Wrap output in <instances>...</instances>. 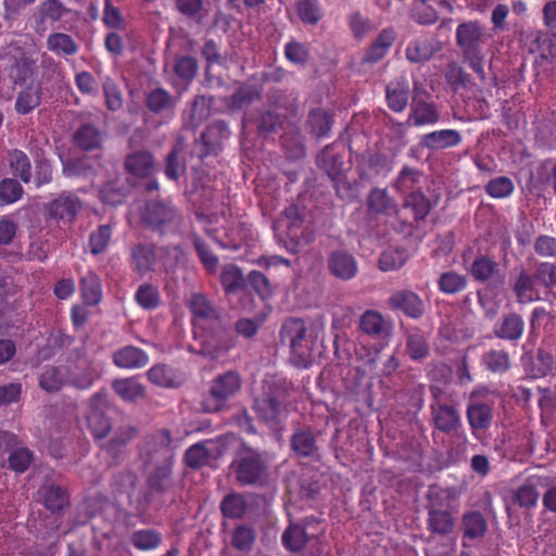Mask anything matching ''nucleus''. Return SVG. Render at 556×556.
I'll return each instance as SVG.
<instances>
[{
	"label": "nucleus",
	"instance_id": "nucleus-3",
	"mask_svg": "<svg viewBox=\"0 0 556 556\" xmlns=\"http://www.w3.org/2000/svg\"><path fill=\"white\" fill-rule=\"evenodd\" d=\"M456 45L463 53L464 61L478 75L485 79L486 46L492 36L477 21L460 23L455 33Z\"/></svg>",
	"mask_w": 556,
	"mask_h": 556
},
{
	"label": "nucleus",
	"instance_id": "nucleus-12",
	"mask_svg": "<svg viewBox=\"0 0 556 556\" xmlns=\"http://www.w3.org/2000/svg\"><path fill=\"white\" fill-rule=\"evenodd\" d=\"M428 530L439 535H448L455 528V519L437 498L431 497L428 506Z\"/></svg>",
	"mask_w": 556,
	"mask_h": 556
},
{
	"label": "nucleus",
	"instance_id": "nucleus-23",
	"mask_svg": "<svg viewBox=\"0 0 556 556\" xmlns=\"http://www.w3.org/2000/svg\"><path fill=\"white\" fill-rule=\"evenodd\" d=\"M409 83L406 77L391 81L387 87V101L391 110L402 112L408 102Z\"/></svg>",
	"mask_w": 556,
	"mask_h": 556
},
{
	"label": "nucleus",
	"instance_id": "nucleus-51",
	"mask_svg": "<svg viewBox=\"0 0 556 556\" xmlns=\"http://www.w3.org/2000/svg\"><path fill=\"white\" fill-rule=\"evenodd\" d=\"M211 447L207 443H198L190 446L185 455V459L188 466L198 468L205 465L208 460Z\"/></svg>",
	"mask_w": 556,
	"mask_h": 556
},
{
	"label": "nucleus",
	"instance_id": "nucleus-30",
	"mask_svg": "<svg viewBox=\"0 0 556 556\" xmlns=\"http://www.w3.org/2000/svg\"><path fill=\"white\" fill-rule=\"evenodd\" d=\"M35 163V173L33 175V181L37 189L42 186L49 185L53 180V166L52 162L46 156L43 150H38L33 154Z\"/></svg>",
	"mask_w": 556,
	"mask_h": 556
},
{
	"label": "nucleus",
	"instance_id": "nucleus-40",
	"mask_svg": "<svg viewBox=\"0 0 556 556\" xmlns=\"http://www.w3.org/2000/svg\"><path fill=\"white\" fill-rule=\"evenodd\" d=\"M523 332V320L516 314L506 316L498 326L496 333L506 340H518Z\"/></svg>",
	"mask_w": 556,
	"mask_h": 556
},
{
	"label": "nucleus",
	"instance_id": "nucleus-56",
	"mask_svg": "<svg viewBox=\"0 0 556 556\" xmlns=\"http://www.w3.org/2000/svg\"><path fill=\"white\" fill-rule=\"evenodd\" d=\"M421 174L419 170L404 166L399 174L395 181V187L401 192H407L414 188L420 180Z\"/></svg>",
	"mask_w": 556,
	"mask_h": 556
},
{
	"label": "nucleus",
	"instance_id": "nucleus-29",
	"mask_svg": "<svg viewBox=\"0 0 556 556\" xmlns=\"http://www.w3.org/2000/svg\"><path fill=\"white\" fill-rule=\"evenodd\" d=\"M102 142L101 131L90 124L81 125L74 134V143L84 151L99 149Z\"/></svg>",
	"mask_w": 556,
	"mask_h": 556
},
{
	"label": "nucleus",
	"instance_id": "nucleus-62",
	"mask_svg": "<svg viewBox=\"0 0 556 556\" xmlns=\"http://www.w3.org/2000/svg\"><path fill=\"white\" fill-rule=\"evenodd\" d=\"M493 271L494 263L485 256H479L471 265V275L477 280L484 281L489 279Z\"/></svg>",
	"mask_w": 556,
	"mask_h": 556
},
{
	"label": "nucleus",
	"instance_id": "nucleus-18",
	"mask_svg": "<svg viewBox=\"0 0 556 556\" xmlns=\"http://www.w3.org/2000/svg\"><path fill=\"white\" fill-rule=\"evenodd\" d=\"M369 213L386 217H396L399 206L386 189L374 188L367 197Z\"/></svg>",
	"mask_w": 556,
	"mask_h": 556
},
{
	"label": "nucleus",
	"instance_id": "nucleus-58",
	"mask_svg": "<svg viewBox=\"0 0 556 556\" xmlns=\"http://www.w3.org/2000/svg\"><path fill=\"white\" fill-rule=\"evenodd\" d=\"M148 106L153 112H164L172 108V98L164 89H155L148 96Z\"/></svg>",
	"mask_w": 556,
	"mask_h": 556
},
{
	"label": "nucleus",
	"instance_id": "nucleus-13",
	"mask_svg": "<svg viewBox=\"0 0 556 556\" xmlns=\"http://www.w3.org/2000/svg\"><path fill=\"white\" fill-rule=\"evenodd\" d=\"M302 224V211L298 205H291L285 210L283 216L275 224V228L286 225L288 227V237L292 240L296 239L294 243L288 250L291 253H298L301 245L308 244L313 240L312 233L303 235L302 238H298L295 229Z\"/></svg>",
	"mask_w": 556,
	"mask_h": 556
},
{
	"label": "nucleus",
	"instance_id": "nucleus-16",
	"mask_svg": "<svg viewBox=\"0 0 556 556\" xmlns=\"http://www.w3.org/2000/svg\"><path fill=\"white\" fill-rule=\"evenodd\" d=\"M389 305L393 309H400L412 318H418L424 314L422 300L413 291L401 290L389 298Z\"/></svg>",
	"mask_w": 556,
	"mask_h": 556
},
{
	"label": "nucleus",
	"instance_id": "nucleus-1",
	"mask_svg": "<svg viewBox=\"0 0 556 556\" xmlns=\"http://www.w3.org/2000/svg\"><path fill=\"white\" fill-rule=\"evenodd\" d=\"M189 306L193 314L194 336L201 341L200 352L211 358L223 356L232 345L226 339L224 331L218 330L207 336L200 333L207 326L213 327L218 324L214 306L202 294L192 295Z\"/></svg>",
	"mask_w": 556,
	"mask_h": 556
},
{
	"label": "nucleus",
	"instance_id": "nucleus-49",
	"mask_svg": "<svg viewBox=\"0 0 556 556\" xmlns=\"http://www.w3.org/2000/svg\"><path fill=\"white\" fill-rule=\"evenodd\" d=\"M220 282L226 292H233L243 286L244 279L239 267L227 265L222 270Z\"/></svg>",
	"mask_w": 556,
	"mask_h": 556
},
{
	"label": "nucleus",
	"instance_id": "nucleus-36",
	"mask_svg": "<svg viewBox=\"0 0 556 556\" xmlns=\"http://www.w3.org/2000/svg\"><path fill=\"white\" fill-rule=\"evenodd\" d=\"M113 229L110 225H100L93 230L88 240V248L92 255H99L103 253L112 239Z\"/></svg>",
	"mask_w": 556,
	"mask_h": 556
},
{
	"label": "nucleus",
	"instance_id": "nucleus-39",
	"mask_svg": "<svg viewBox=\"0 0 556 556\" xmlns=\"http://www.w3.org/2000/svg\"><path fill=\"white\" fill-rule=\"evenodd\" d=\"M247 507L248 504L245 497L242 494L237 493L227 495L220 504L223 515L231 519L241 518L244 515Z\"/></svg>",
	"mask_w": 556,
	"mask_h": 556
},
{
	"label": "nucleus",
	"instance_id": "nucleus-5",
	"mask_svg": "<svg viewBox=\"0 0 556 556\" xmlns=\"http://www.w3.org/2000/svg\"><path fill=\"white\" fill-rule=\"evenodd\" d=\"M125 181L121 178L108 181L99 191L100 200L109 205L123 204L130 190L139 184V152L135 151L125 160Z\"/></svg>",
	"mask_w": 556,
	"mask_h": 556
},
{
	"label": "nucleus",
	"instance_id": "nucleus-55",
	"mask_svg": "<svg viewBox=\"0 0 556 556\" xmlns=\"http://www.w3.org/2000/svg\"><path fill=\"white\" fill-rule=\"evenodd\" d=\"M406 351L410 358L421 359L428 353V345L422 334L410 332L407 336Z\"/></svg>",
	"mask_w": 556,
	"mask_h": 556
},
{
	"label": "nucleus",
	"instance_id": "nucleus-61",
	"mask_svg": "<svg viewBox=\"0 0 556 556\" xmlns=\"http://www.w3.org/2000/svg\"><path fill=\"white\" fill-rule=\"evenodd\" d=\"M258 98V92L252 87H240L231 97L230 106L241 110Z\"/></svg>",
	"mask_w": 556,
	"mask_h": 556
},
{
	"label": "nucleus",
	"instance_id": "nucleus-27",
	"mask_svg": "<svg viewBox=\"0 0 556 556\" xmlns=\"http://www.w3.org/2000/svg\"><path fill=\"white\" fill-rule=\"evenodd\" d=\"M175 211L163 202H152L147 205L144 220L148 226L161 229L164 225L173 222Z\"/></svg>",
	"mask_w": 556,
	"mask_h": 556
},
{
	"label": "nucleus",
	"instance_id": "nucleus-11",
	"mask_svg": "<svg viewBox=\"0 0 556 556\" xmlns=\"http://www.w3.org/2000/svg\"><path fill=\"white\" fill-rule=\"evenodd\" d=\"M327 266L333 277L343 281L352 280L358 274L356 257L345 250L332 251L328 255Z\"/></svg>",
	"mask_w": 556,
	"mask_h": 556
},
{
	"label": "nucleus",
	"instance_id": "nucleus-21",
	"mask_svg": "<svg viewBox=\"0 0 556 556\" xmlns=\"http://www.w3.org/2000/svg\"><path fill=\"white\" fill-rule=\"evenodd\" d=\"M396 38L395 31L392 28H386L383 29L376 40L372 42V45L368 48V50L365 52L362 63L365 64H375L382 60L388 51L390 50L391 46L393 45L394 40Z\"/></svg>",
	"mask_w": 556,
	"mask_h": 556
},
{
	"label": "nucleus",
	"instance_id": "nucleus-54",
	"mask_svg": "<svg viewBox=\"0 0 556 556\" xmlns=\"http://www.w3.org/2000/svg\"><path fill=\"white\" fill-rule=\"evenodd\" d=\"M255 541V532L252 528L240 526L232 532V545L242 552H249Z\"/></svg>",
	"mask_w": 556,
	"mask_h": 556
},
{
	"label": "nucleus",
	"instance_id": "nucleus-45",
	"mask_svg": "<svg viewBox=\"0 0 556 556\" xmlns=\"http://www.w3.org/2000/svg\"><path fill=\"white\" fill-rule=\"evenodd\" d=\"M254 407L258 417L266 422L276 421L280 418V404L273 397L256 400Z\"/></svg>",
	"mask_w": 556,
	"mask_h": 556
},
{
	"label": "nucleus",
	"instance_id": "nucleus-8",
	"mask_svg": "<svg viewBox=\"0 0 556 556\" xmlns=\"http://www.w3.org/2000/svg\"><path fill=\"white\" fill-rule=\"evenodd\" d=\"M106 405L108 392L105 390H100L90 397L87 424L96 440L105 438L112 428L109 417L103 412Z\"/></svg>",
	"mask_w": 556,
	"mask_h": 556
},
{
	"label": "nucleus",
	"instance_id": "nucleus-60",
	"mask_svg": "<svg viewBox=\"0 0 556 556\" xmlns=\"http://www.w3.org/2000/svg\"><path fill=\"white\" fill-rule=\"evenodd\" d=\"M413 17L418 24L430 25L438 21L439 15L427 2L419 1L413 10Z\"/></svg>",
	"mask_w": 556,
	"mask_h": 556
},
{
	"label": "nucleus",
	"instance_id": "nucleus-48",
	"mask_svg": "<svg viewBox=\"0 0 556 556\" xmlns=\"http://www.w3.org/2000/svg\"><path fill=\"white\" fill-rule=\"evenodd\" d=\"M113 389L124 401L136 402L139 397V381L136 377L115 380Z\"/></svg>",
	"mask_w": 556,
	"mask_h": 556
},
{
	"label": "nucleus",
	"instance_id": "nucleus-15",
	"mask_svg": "<svg viewBox=\"0 0 556 556\" xmlns=\"http://www.w3.org/2000/svg\"><path fill=\"white\" fill-rule=\"evenodd\" d=\"M264 470L263 463L258 454L253 451L236 462V476L239 482L252 484L258 481Z\"/></svg>",
	"mask_w": 556,
	"mask_h": 556
},
{
	"label": "nucleus",
	"instance_id": "nucleus-52",
	"mask_svg": "<svg viewBox=\"0 0 556 556\" xmlns=\"http://www.w3.org/2000/svg\"><path fill=\"white\" fill-rule=\"evenodd\" d=\"M113 362L121 368H135L139 366V349L132 345L124 346L114 353Z\"/></svg>",
	"mask_w": 556,
	"mask_h": 556
},
{
	"label": "nucleus",
	"instance_id": "nucleus-25",
	"mask_svg": "<svg viewBox=\"0 0 556 556\" xmlns=\"http://www.w3.org/2000/svg\"><path fill=\"white\" fill-rule=\"evenodd\" d=\"M46 46L50 52L58 56H73L79 50L75 39L62 31L51 33L47 37Z\"/></svg>",
	"mask_w": 556,
	"mask_h": 556
},
{
	"label": "nucleus",
	"instance_id": "nucleus-22",
	"mask_svg": "<svg viewBox=\"0 0 556 556\" xmlns=\"http://www.w3.org/2000/svg\"><path fill=\"white\" fill-rule=\"evenodd\" d=\"M462 141L460 134L455 129H442L422 136L420 144L429 150H443L456 147Z\"/></svg>",
	"mask_w": 556,
	"mask_h": 556
},
{
	"label": "nucleus",
	"instance_id": "nucleus-47",
	"mask_svg": "<svg viewBox=\"0 0 556 556\" xmlns=\"http://www.w3.org/2000/svg\"><path fill=\"white\" fill-rule=\"evenodd\" d=\"M514 190V182L510 178L505 176L493 178L485 186L486 193L494 199L508 198Z\"/></svg>",
	"mask_w": 556,
	"mask_h": 556
},
{
	"label": "nucleus",
	"instance_id": "nucleus-26",
	"mask_svg": "<svg viewBox=\"0 0 556 556\" xmlns=\"http://www.w3.org/2000/svg\"><path fill=\"white\" fill-rule=\"evenodd\" d=\"M9 167L14 177L28 185L33 179L31 163L28 155L20 150L12 149L8 152Z\"/></svg>",
	"mask_w": 556,
	"mask_h": 556
},
{
	"label": "nucleus",
	"instance_id": "nucleus-50",
	"mask_svg": "<svg viewBox=\"0 0 556 556\" xmlns=\"http://www.w3.org/2000/svg\"><path fill=\"white\" fill-rule=\"evenodd\" d=\"M439 287L443 293L453 294L465 289L466 278L465 276L455 271H446L441 275L439 279Z\"/></svg>",
	"mask_w": 556,
	"mask_h": 556
},
{
	"label": "nucleus",
	"instance_id": "nucleus-24",
	"mask_svg": "<svg viewBox=\"0 0 556 556\" xmlns=\"http://www.w3.org/2000/svg\"><path fill=\"white\" fill-rule=\"evenodd\" d=\"M439 121V113L432 103L415 99L410 106L407 123L412 126L432 125Z\"/></svg>",
	"mask_w": 556,
	"mask_h": 556
},
{
	"label": "nucleus",
	"instance_id": "nucleus-42",
	"mask_svg": "<svg viewBox=\"0 0 556 556\" xmlns=\"http://www.w3.org/2000/svg\"><path fill=\"white\" fill-rule=\"evenodd\" d=\"M407 253L403 249L389 248L379 258V267L383 271L395 270L402 267L407 261Z\"/></svg>",
	"mask_w": 556,
	"mask_h": 556
},
{
	"label": "nucleus",
	"instance_id": "nucleus-44",
	"mask_svg": "<svg viewBox=\"0 0 556 556\" xmlns=\"http://www.w3.org/2000/svg\"><path fill=\"white\" fill-rule=\"evenodd\" d=\"M308 126L311 131L317 137H325L331 129V117L323 110H314L308 115Z\"/></svg>",
	"mask_w": 556,
	"mask_h": 556
},
{
	"label": "nucleus",
	"instance_id": "nucleus-34",
	"mask_svg": "<svg viewBox=\"0 0 556 556\" xmlns=\"http://www.w3.org/2000/svg\"><path fill=\"white\" fill-rule=\"evenodd\" d=\"M295 11L302 23L316 25L323 17V10L318 0H299Z\"/></svg>",
	"mask_w": 556,
	"mask_h": 556
},
{
	"label": "nucleus",
	"instance_id": "nucleus-37",
	"mask_svg": "<svg viewBox=\"0 0 556 556\" xmlns=\"http://www.w3.org/2000/svg\"><path fill=\"white\" fill-rule=\"evenodd\" d=\"M361 329L367 334L379 337L388 332V324L382 315L375 311H367L361 317Z\"/></svg>",
	"mask_w": 556,
	"mask_h": 556
},
{
	"label": "nucleus",
	"instance_id": "nucleus-63",
	"mask_svg": "<svg viewBox=\"0 0 556 556\" xmlns=\"http://www.w3.org/2000/svg\"><path fill=\"white\" fill-rule=\"evenodd\" d=\"M535 279L546 288L556 286V265L551 263H542L535 271Z\"/></svg>",
	"mask_w": 556,
	"mask_h": 556
},
{
	"label": "nucleus",
	"instance_id": "nucleus-17",
	"mask_svg": "<svg viewBox=\"0 0 556 556\" xmlns=\"http://www.w3.org/2000/svg\"><path fill=\"white\" fill-rule=\"evenodd\" d=\"M39 494L42 505L52 514H60L70 505L67 489L62 485L55 483L43 484Z\"/></svg>",
	"mask_w": 556,
	"mask_h": 556
},
{
	"label": "nucleus",
	"instance_id": "nucleus-53",
	"mask_svg": "<svg viewBox=\"0 0 556 556\" xmlns=\"http://www.w3.org/2000/svg\"><path fill=\"white\" fill-rule=\"evenodd\" d=\"M33 462V453L26 447L15 448L8 458L9 468L15 472H25Z\"/></svg>",
	"mask_w": 556,
	"mask_h": 556
},
{
	"label": "nucleus",
	"instance_id": "nucleus-35",
	"mask_svg": "<svg viewBox=\"0 0 556 556\" xmlns=\"http://www.w3.org/2000/svg\"><path fill=\"white\" fill-rule=\"evenodd\" d=\"M535 277L532 278L528 274L521 273L515 283V292L518 301L529 303L540 299V292L535 286Z\"/></svg>",
	"mask_w": 556,
	"mask_h": 556
},
{
	"label": "nucleus",
	"instance_id": "nucleus-59",
	"mask_svg": "<svg viewBox=\"0 0 556 556\" xmlns=\"http://www.w3.org/2000/svg\"><path fill=\"white\" fill-rule=\"evenodd\" d=\"M483 363L492 371H505L509 367L508 354L504 351H490L484 354Z\"/></svg>",
	"mask_w": 556,
	"mask_h": 556
},
{
	"label": "nucleus",
	"instance_id": "nucleus-57",
	"mask_svg": "<svg viewBox=\"0 0 556 556\" xmlns=\"http://www.w3.org/2000/svg\"><path fill=\"white\" fill-rule=\"evenodd\" d=\"M405 206L413 208L417 219L425 218L430 211L429 201L420 192H410L405 199Z\"/></svg>",
	"mask_w": 556,
	"mask_h": 556
},
{
	"label": "nucleus",
	"instance_id": "nucleus-31",
	"mask_svg": "<svg viewBox=\"0 0 556 556\" xmlns=\"http://www.w3.org/2000/svg\"><path fill=\"white\" fill-rule=\"evenodd\" d=\"M36 70V61L23 54L11 65L9 76L15 85L22 86L34 77Z\"/></svg>",
	"mask_w": 556,
	"mask_h": 556
},
{
	"label": "nucleus",
	"instance_id": "nucleus-14",
	"mask_svg": "<svg viewBox=\"0 0 556 556\" xmlns=\"http://www.w3.org/2000/svg\"><path fill=\"white\" fill-rule=\"evenodd\" d=\"M431 408L434 425L440 431L450 433L460 425V416L456 408L446 404L438 394H434Z\"/></svg>",
	"mask_w": 556,
	"mask_h": 556
},
{
	"label": "nucleus",
	"instance_id": "nucleus-9",
	"mask_svg": "<svg viewBox=\"0 0 556 556\" xmlns=\"http://www.w3.org/2000/svg\"><path fill=\"white\" fill-rule=\"evenodd\" d=\"M71 12L72 10L66 8L60 0H46L41 2L37 8V12L33 15L35 33L40 36L43 35L48 29V24L53 26Z\"/></svg>",
	"mask_w": 556,
	"mask_h": 556
},
{
	"label": "nucleus",
	"instance_id": "nucleus-38",
	"mask_svg": "<svg viewBox=\"0 0 556 556\" xmlns=\"http://www.w3.org/2000/svg\"><path fill=\"white\" fill-rule=\"evenodd\" d=\"M24 188L16 178L0 180V204L10 205L22 199Z\"/></svg>",
	"mask_w": 556,
	"mask_h": 556
},
{
	"label": "nucleus",
	"instance_id": "nucleus-33",
	"mask_svg": "<svg viewBox=\"0 0 556 556\" xmlns=\"http://www.w3.org/2000/svg\"><path fill=\"white\" fill-rule=\"evenodd\" d=\"M464 531V545L466 540L481 538L486 531V522L483 516L478 511H470L464 515L462 522Z\"/></svg>",
	"mask_w": 556,
	"mask_h": 556
},
{
	"label": "nucleus",
	"instance_id": "nucleus-46",
	"mask_svg": "<svg viewBox=\"0 0 556 556\" xmlns=\"http://www.w3.org/2000/svg\"><path fill=\"white\" fill-rule=\"evenodd\" d=\"M307 541V534L304 529L298 525H291L282 534L285 547L291 552L300 551Z\"/></svg>",
	"mask_w": 556,
	"mask_h": 556
},
{
	"label": "nucleus",
	"instance_id": "nucleus-32",
	"mask_svg": "<svg viewBox=\"0 0 556 556\" xmlns=\"http://www.w3.org/2000/svg\"><path fill=\"white\" fill-rule=\"evenodd\" d=\"M66 369L63 367L46 366L39 376V387L48 393H54L65 383Z\"/></svg>",
	"mask_w": 556,
	"mask_h": 556
},
{
	"label": "nucleus",
	"instance_id": "nucleus-7",
	"mask_svg": "<svg viewBox=\"0 0 556 556\" xmlns=\"http://www.w3.org/2000/svg\"><path fill=\"white\" fill-rule=\"evenodd\" d=\"M493 405L494 394L489 389L481 387L470 393L466 415L473 434L491 426Z\"/></svg>",
	"mask_w": 556,
	"mask_h": 556
},
{
	"label": "nucleus",
	"instance_id": "nucleus-6",
	"mask_svg": "<svg viewBox=\"0 0 556 556\" xmlns=\"http://www.w3.org/2000/svg\"><path fill=\"white\" fill-rule=\"evenodd\" d=\"M83 207L81 200L72 191H62L53 200L43 203L42 216L47 223L71 225Z\"/></svg>",
	"mask_w": 556,
	"mask_h": 556
},
{
	"label": "nucleus",
	"instance_id": "nucleus-19",
	"mask_svg": "<svg viewBox=\"0 0 556 556\" xmlns=\"http://www.w3.org/2000/svg\"><path fill=\"white\" fill-rule=\"evenodd\" d=\"M440 49L441 46L434 38L419 37L408 43L405 56L412 63H422L429 61Z\"/></svg>",
	"mask_w": 556,
	"mask_h": 556
},
{
	"label": "nucleus",
	"instance_id": "nucleus-4",
	"mask_svg": "<svg viewBox=\"0 0 556 556\" xmlns=\"http://www.w3.org/2000/svg\"><path fill=\"white\" fill-rule=\"evenodd\" d=\"M306 332L305 323L300 318L287 319L280 330L282 342L290 348L291 363L300 368H307L313 361Z\"/></svg>",
	"mask_w": 556,
	"mask_h": 556
},
{
	"label": "nucleus",
	"instance_id": "nucleus-28",
	"mask_svg": "<svg viewBox=\"0 0 556 556\" xmlns=\"http://www.w3.org/2000/svg\"><path fill=\"white\" fill-rule=\"evenodd\" d=\"M80 292L83 301L88 306H96L102 300V285L99 276L93 271H88L80 279Z\"/></svg>",
	"mask_w": 556,
	"mask_h": 556
},
{
	"label": "nucleus",
	"instance_id": "nucleus-41",
	"mask_svg": "<svg viewBox=\"0 0 556 556\" xmlns=\"http://www.w3.org/2000/svg\"><path fill=\"white\" fill-rule=\"evenodd\" d=\"M62 172L66 177H90L94 167L88 157H79L63 162Z\"/></svg>",
	"mask_w": 556,
	"mask_h": 556
},
{
	"label": "nucleus",
	"instance_id": "nucleus-64",
	"mask_svg": "<svg viewBox=\"0 0 556 556\" xmlns=\"http://www.w3.org/2000/svg\"><path fill=\"white\" fill-rule=\"evenodd\" d=\"M535 252L543 257L556 256V238L542 235L535 239Z\"/></svg>",
	"mask_w": 556,
	"mask_h": 556
},
{
	"label": "nucleus",
	"instance_id": "nucleus-20",
	"mask_svg": "<svg viewBox=\"0 0 556 556\" xmlns=\"http://www.w3.org/2000/svg\"><path fill=\"white\" fill-rule=\"evenodd\" d=\"M41 98L42 81H30L18 92L14 109L17 114L26 115L40 105Z\"/></svg>",
	"mask_w": 556,
	"mask_h": 556
},
{
	"label": "nucleus",
	"instance_id": "nucleus-2",
	"mask_svg": "<svg viewBox=\"0 0 556 556\" xmlns=\"http://www.w3.org/2000/svg\"><path fill=\"white\" fill-rule=\"evenodd\" d=\"M170 439L166 431H157L144 442V464L148 485L152 491L163 492L170 486L172 456L168 448Z\"/></svg>",
	"mask_w": 556,
	"mask_h": 556
},
{
	"label": "nucleus",
	"instance_id": "nucleus-10",
	"mask_svg": "<svg viewBox=\"0 0 556 556\" xmlns=\"http://www.w3.org/2000/svg\"><path fill=\"white\" fill-rule=\"evenodd\" d=\"M241 388V378L235 371L216 377L211 386L210 394L214 401V405L208 407V410L219 409L228 399L233 396Z\"/></svg>",
	"mask_w": 556,
	"mask_h": 556
},
{
	"label": "nucleus",
	"instance_id": "nucleus-43",
	"mask_svg": "<svg viewBox=\"0 0 556 556\" xmlns=\"http://www.w3.org/2000/svg\"><path fill=\"white\" fill-rule=\"evenodd\" d=\"M292 448L300 456H309L316 450L313 433L306 429H300L292 437Z\"/></svg>",
	"mask_w": 556,
	"mask_h": 556
}]
</instances>
